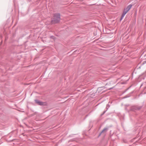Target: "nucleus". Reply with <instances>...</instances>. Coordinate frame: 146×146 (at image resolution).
Segmentation results:
<instances>
[{
    "mask_svg": "<svg viewBox=\"0 0 146 146\" xmlns=\"http://www.w3.org/2000/svg\"><path fill=\"white\" fill-rule=\"evenodd\" d=\"M132 6V5L130 4L128 5L126 8H125L124 9L126 11H127V12H128Z\"/></svg>",
    "mask_w": 146,
    "mask_h": 146,
    "instance_id": "4",
    "label": "nucleus"
},
{
    "mask_svg": "<svg viewBox=\"0 0 146 146\" xmlns=\"http://www.w3.org/2000/svg\"><path fill=\"white\" fill-rule=\"evenodd\" d=\"M53 21L54 23H58L60 21V14L58 13L55 14L54 15Z\"/></svg>",
    "mask_w": 146,
    "mask_h": 146,
    "instance_id": "1",
    "label": "nucleus"
},
{
    "mask_svg": "<svg viewBox=\"0 0 146 146\" xmlns=\"http://www.w3.org/2000/svg\"><path fill=\"white\" fill-rule=\"evenodd\" d=\"M125 15V14L123 13L121 15V17L123 18L124 17Z\"/></svg>",
    "mask_w": 146,
    "mask_h": 146,
    "instance_id": "8",
    "label": "nucleus"
},
{
    "mask_svg": "<svg viewBox=\"0 0 146 146\" xmlns=\"http://www.w3.org/2000/svg\"><path fill=\"white\" fill-rule=\"evenodd\" d=\"M125 15V14L123 13L121 15V17L123 18L124 17Z\"/></svg>",
    "mask_w": 146,
    "mask_h": 146,
    "instance_id": "9",
    "label": "nucleus"
},
{
    "mask_svg": "<svg viewBox=\"0 0 146 146\" xmlns=\"http://www.w3.org/2000/svg\"><path fill=\"white\" fill-rule=\"evenodd\" d=\"M122 19H123V18L121 17V19H120V21H121L122 20Z\"/></svg>",
    "mask_w": 146,
    "mask_h": 146,
    "instance_id": "13",
    "label": "nucleus"
},
{
    "mask_svg": "<svg viewBox=\"0 0 146 146\" xmlns=\"http://www.w3.org/2000/svg\"><path fill=\"white\" fill-rule=\"evenodd\" d=\"M35 101L36 103L38 105H39L43 106L45 105V102H41L38 100H35Z\"/></svg>",
    "mask_w": 146,
    "mask_h": 146,
    "instance_id": "2",
    "label": "nucleus"
},
{
    "mask_svg": "<svg viewBox=\"0 0 146 146\" xmlns=\"http://www.w3.org/2000/svg\"><path fill=\"white\" fill-rule=\"evenodd\" d=\"M142 107L141 106H133L132 107V109L134 110H138L140 109Z\"/></svg>",
    "mask_w": 146,
    "mask_h": 146,
    "instance_id": "3",
    "label": "nucleus"
},
{
    "mask_svg": "<svg viewBox=\"0 0 146 146\" xmlns=\"http://www.w3.org/2000/svg\"><path fill=\"white\" fill-rule=\"evenodd\" d=\"M113 88H110L109 89V90H111Z\"/></svg>",
    "mask_w": 146,
    "mask_h": 146,
    "instance_id": "12",
    "label": "nucleus"
},
{
    "mask_svg": "<svg viewBox=\"0 0 146 146\" xmlns=\"http://www.w3.org/2000/svg\"><path fill=\"white\" fill-rule=\"evenodd\" d=\"M107 110H106V111H104V112H103V113L102 114H104V113H105V112H106V111H107Z\"/></svg>",
    "mask_w": 146,
    "mask_h": 146,
    "instance_id": "11",
    "label": "nucleus"
},
{
    "mask_svg": "<svg viewBox=\"0 0 146 146\" xmlns=\"http://www.w3.org/2000/svg\"><path fill=\"white\" fill-rule=\"evenodd\" d=\"M127 12H127V11H126L124 9L123 12V13L125 15Z\"/></svg>",
    "mask_w": 146,
    "mask_h": 146,
    "instance_id": "6",
    "label": "nucleus"
},
{
    "mask_svg": "<svg viewBox=\"0 0 146 146\" xmlns=\"http://www.w3.org/2000/svg\"><path fill=\"white\" fill-rule=\"evenodd\" d=\"M110 106L109 105V104H108L107 105V106L106 107V108L107 109V110L110 107Z\"/></svg>",
    "mask_w": 146,
    "mask_h": 146,
    "instance_id": "7",
    "label": "nucleus"
},
{
    "mask_svg": "<svg viewBox=\"0 0 146 146\" xmlns=\"http://www.w3.org/2000/svg\"><path fill=\"white\" fill-rule=\"evenodd\" d=\"M50 38H52V39H54V38H55V37L53 36H50Z\"/></svg>",
    "mask_w": 146,
    "mask_h": 146,
    "instance_id": "10",
    "label": "nucleus"
},
{
    "mask_svg": "<svg viewBox=\"0 0 146 146\" xmlns=\"http://www.w3.org/2000/svg\"><path fill=\"white\" fill-rule=\"evenodd\" d=\"M108 130V129L106 127L104 128L103 129V130L101 132L99 136H100L101 135V134L102 133H104V132H106Z\"/></svg>",
    "mask_w": 146,
    "mask_h": 146,
    "instance_id": "5",
    "label": "nucleus"
}]
</instances>
